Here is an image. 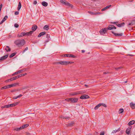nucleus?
<instances>
[{"label": "nucleus", "mask_w": 135, "mask_h": 135, "mask_svg": "<svg viewBox=\"0 0 135 135\" xmlns=\"http://www.w3.org/2000/svg\"><path fill=\"white\" fill-rule=\"evenodd\" d=\"M8 88L7 85H6V86H4L3 87H2L1 88V90H3V89H7Z\"/></svg>", "instance_id": "nucleus-38"}, {"label": "nucleus", "mask_w": 135, "mask_h": 135, "mask_svg": "<svg viewBox=\"0 0 135 135\" xmlns=\"http://www.w3.org/2000/svg\"><path fill=\"white\" fill-rule=\"evenodd\" d=\"M65 100L68 101H70L73 103H75L78 101V99L76 98H71L65 99Z\"/></svg>", "instance_id": "nucleus-4"}, {"label": "nucleus", "mask_w": 135, "mask_h": 135, "mask_svg": "<svg viewBox=\"0 0 135 135\" xmlns=\"http://www.w3.org/2000/svg\"><path fill=\"white\" fill-rule=\"evenodd\" d=\"M100 106V104H99L97 105L94 108V109L95 110H96Z\"/></svg>", "instance_id": "nucleus-30"}, {"label": "nucleus", "mask_w": 135, "mask_h": 135, "mask_svg": "<svg viewBox=\"0 0 135 135\" xmlns=\"http://www.w3.org/2000/svg\"><path fill=\"white\" fill-rule=\"evenodd\" d=\"M84 93V92H83L81 91H76L71 93L70 94V95L72 96H74L76 95L83 93Z\"/></svg>", "instance_id": "nucleus-5"}, {"label": "nucleus", "mask_w": 135, "mask_h": 135, "mask_svg": "<svg viewBox=\"0 0 135 135\" xmlns=\"http://www.w3.org/2000/svg\"><path fill=\"white\" fill-rule=\"evenodd\" d=\"M64 117H64V116H60V117L61 118H62V119H64Z\"/></svg>", "instance_id": "nucleus-56"}, {"label": "nucleus", "mask_w": 135, "mask_h": 135, "mask_svg": "<svg viewBox=\"0 0 135 135\" xmlns=\"http://www.w3.org/2000/svg\"><path fill=\"white\" fill-rule=\"evenodd\" d=\"M65 4L66 6H69L70 7H73V6L72 5H71V4L67 2H66Z\"/></svg>", "instance_id": "nucleus-24"}, {"label": "nucleus", "mask_w": 135, "mask_h": 135, "mask_svg": "<svg viewBox=\"0 0 135 135\" xmlns=\"http://www.w3.org/2000/svg\"><path fill=\"white\" fill-rule=\"evenodd\" d=\"M89 98V96L86 95H82L80 97V98L82 99H85Z\"/></svg>", "instance_id": "nucleus-10"}, {"label": "nucleus", "mask_w": 135, "mask_h": 135, "mask_svg": "<svg viewBox=\"0 0 135 135\" xmlns=\"http://www.w3.org/2000/svg\"><path fill=\"white\" fill-rule=\"evenodd\" d=\"M113 23L116 24L119 27H121L123 26L124 25V22H122L120 23H118L117 22H115L112 23Z\"/></svg>", "instance_id": "nucleus-6"}, {"label": "nucleus", "mask_w": 135, "mask_h": 135, "mask_svg": "<svg viewBox=\"0 0 135 135\" xmlns=\"http://www.w3.org/2000/svg\"><path fill=\"white\" fill-rule=\"evenodd\" d=\"M124 111V110L123 109L120 108V109L119 111V114L122 113Z\"/></svg>", "instance_id": "nucleus-34"}, {"label": "nucleus", "mask_w": 135, "mask_h": 135, "mask_svg": "<svg viewBox=\"0 0 135 135\" xmlns=\"http://www.w3.org/2000/svg\"><path fill=\"white\" fill-rule=\"evenodd\" d=\"M74 63L72 61H60L54 63L55 64L58 65L59 64L62 65H67L69 64H71Z\"/></svg>", "instance_id": "nucleus-2"}, {"label": "nucleus", "mask_w": 135, "mask_h": 135, "mask_svg": "<svg viewBox=\"0 0 135 135\" xmlns=\"http://www.w3.org/2000/svg\"><path fill=\"white\" fill-rule=\"evenodd\" d=\"M70 118V117H69L67 116H65V117H64V119H69Z\"/></svg>", "instance_id": "nucleus-45"}, {"label": "nucleus", "mask_w": 135, "mask_h": 135, "mask_svg": "<svg viewBox=\"0 0 135 135\" xmlns=\"http://www.w3.org/2000/svg\"><path fill=\"white\" fill-rule=\"evenodd\" d=\"M14 26L16 28H17L18 27L19 25L17 23H15L14 24Z\"/></svg>", "instance_id": "nucleus-46"}, {"label": "nucleus", "mask_w": 135, "mask_h": 135, "mask_svg": "<svg viewBox=\"0 0 135 135\" xmlns=\"http://www.w3.org/2000/svg\"><path fill=\"white\" fill-rule=\"evenodd\" d=\"M22 74H20L19 75H18L17 76H16V77H17V79H18V78H20L22 76H23L22 75Z\"/></svg>", "instance_id": "nucleus-41"}, {"label": "nucleus", "mask_w": 135, "mask_h": 135, "mask_svg": "<svg viewBox=\"0 0 135 135\" xmlns=\"http://www.w3.org/2000/svg\"><path fill=\"white\" fill-rule=\"evenodd\" d=\"M17 79L16 76L14 77H13L11 78L10 79H7L5 81V82H9L12 81L16 80Z\"/></svg>", "instance_id": "nucleus-11"}, {"label": "nucleus", "mask_w": 135, "mask_h": 135, "mask_svg": "<svg viewBox=\"0 0 135 135\" xmlns=\"http://www.w3.org/2000/svg\"><path fill=\"white\" fill-rule=\"evenodd\" d=\"M37 28V26L36 25H33L32 28V31H33H33H35Z\"/></svg>", "instance_id": "nucleus-16"}, {"label": "nucleus", "mask_w": 135, "mask_h": 135, "mask_svg": "<svg viewBox=\"0 0 135 135\" xmlns=\"http://www.w3.org/2000/svg\"><path fill=\"white\" fill-rule=\"evenodd\" d=\"M46 33L45 32H42L40 33L38 35V37H40L42 36H43Z\"/></svg>", "instance_id": "nucleus-23"}, {"label": "nucleus", "mask_w": 135, "mask_h": 135, "mask_svg": "<svg viewBox=\"0 0 135 135\" xmlns=\"http://www.w3.org/2000/svg\"><path fill=\"white\" fill-rule=\"evenodd\" d=\"M30 134V133H27V135H29Z\"/></svg>", "instance_id": "nucleus-61"}, {"label": "nucleus", "mask_w": 135, "mask_h": 135, "mask_svg": "<svg viewBox=\"0 0 135 135\" xmlns=\"http://www.w3.org/2000/svg\"><path fill=\"white\" fill-rule=\"evenodd\" d=\"M29 125L28 124H25L23 125L21 127L22 129L25 128L27 127Z\"/></svg>", "instance_id": "nucleus-20"}, {"label": "nucleus", "mask_w": 135, "mask_h": 135, "mask_svg": "<svg viewBox=\"0 0 135 135\" xmlns=\"http://www.w3.org/2000/svg\"><path fill=\"white\" fill-rule=\"evenodd\" d=\"M128 55L129 56H133L132 55H131V54H129V55Z\"/></svg>", "instance_id": "nucleus-60"}, {"label": "nucleus", "mask_w": 135, "mask_h": 135, "mask_svg": "<svg viewBox=\"0 0 135 135\" xmlns=\"http://www.w3.org/2000/svg\"><path fill=\"white\" fill-rule=\"evenodd\" d=\"M62 56L71 57L74 58L76 57V56L72 54H65L62 55Z\"/></svg>", "instance_id": "nucleus-8"}, {"label": "nucleus", "mask_w": 135, "mask_h": 135, "mask_svg": "<svg viewBox=\"0 0 135 135\" xmlns=\"http://www.w3.org/2000/svg\"><path fill=\"white\" fill-rule=\"evenodd\" d=\"M7 85L8 88H10L12 87H13L12 84H10V85Z\"/></svg>", "instance_id": "nucleus-43"}, {"label": "nucleus", "mask_w": 135, "mask_h": 135, "mask_svg": "<svg viewBox=\"0 0 135 135\" xmlns=\"http://www.w3.org/2000/svg\"><path fill=\"white\" fill-rule=\"evenodd\" d=\"M22 94H20L19 95L17 96V98H19L20 97H22Z\"/></svg>", "instance_id": "nucleus-51"}, {"label": "nucleus", "mask_w": 135, "mask_h": 135, "mask_svg": "<svg viewBox=\"0 0 135 135\" xmlns=\"http://www.w3.org/2000/svg\"><path fill=\"white\" fill-rule=\"evenodd\" d=\"M122 68V67H119L118 68H115V69L116 70H117L118 69H121V68Z\"/></svg>", "instance_id": "nucleus-49"}, {"label": "nucleus", "mask_w": 135, "mask_h": 135, "mask_svg": "<svg viewBox=\"0 0 135 135\" xmlns=\"http://www.w3.org/2000/svg\"><path fill=\"white\" fill-rule=\"evenodd\" d=\"M116 27H115L113 25H110L107 28V30H111L113 29V28H114V29H116Z\"/></svg>", "instance_id": "nucleus-13"}, {"label": "nucleus", "mask_w": 135, "mask_h": 135, "mask_svg": "<svg viewBox=\"0 0 135 135\" xmlns=\"http://www.w3.org/2000/svg\"><path fill=\"white\" fill-rule=\"evenodd\" d=\"M100 106H104V107H107L106 105L104 103H100Z\"/></svg>", "instance_id": "nucleus-44"}, {"label": "nucleus", "mask_w": 135, "mask_h": 135, "mask_svg": "<svg viewBox=\"0 0 135 135\" xmlns=\"http://www.w3.org/2000/svg\"><path fill=\"white\" fill-rule=\"evenodd\" d=\"M88 13L91 15H96L95 13L93 12H92L91 11H88Z\"/></svg>", "instance_id": "nucleus-39"}, {"label": "nucleus", "mask_w": 135, "mask_h": 135, "mask_svg": "<svg viewBox=\"0 0 135 135\" xmlns=\"http://www.w3.org/2000/svg\"><path fill=\"white\" fill-rule=\"evenodd\" d=\"M130 106L132 109H135V104L131 103H130Z\"/></svg>", "instance_id": "nucleus-19"}, {"label": "nucleus", "mask_w": 135, "mask_h": 135, "mask_svg": "<svg viewBox=\"0 0 135 135\" xmlns=\"http://www.w3.org/2000/svg\"><path fill=\"white\" fill-rule=\"evenodd\" d=\"M74 123L73 121H71V122H70L69 123V125L70 126H73L74 125Z\"/></svg>", "instance_id": "nucleus-29"}, {"label": "nucleus", "mask_w": 135, "mask_h": 135, "mask_svg": "<svg viewBox=\"0 0 135 135\" xmlns=\"http://www.w3.org/2000/svg\"><path fill=\"white\" fill-rule=\"evenodd\" d=\"M28 49V48L27 47H26L25 49L23 51V52H22V53H24L25 51L27 50Z\"/></svg>", "instance_id": "nucleus-47"}, {"label": "nucleus", "mask_w": 135, "mask_h": 135, "mask_svg": "<svg viewBox=\"0 0 135 135\" xmlns=\"http://www.w3.org/2000/svg\"><path fill=\"white\" fill-rule=\"evenodd\" d=\"M85 86H87V85H85Z\"/></svg>", "instance_id": "nucleus-63"}, {"label": "nucleus", "mask_w": 135, "mask_h": 135, "mask_svg": "<svg viewBox=\"0 0 135 135\" xmlns=\"http://www.w3.org/2000/svg\"><path fill=\"white\" fill-rule=\"evenodd\" d=\"M96 15L98 14H100V12H98L95 13Z\"/></svg>", "instance_id": "nucleus-54"}, {"label": "nucleus", "mask_w": 135, "mask_h": 135, "mask_svg": "<svg viewBox=\"0 0 135 135\" xmlns=\"http://www.w3.org/2000/svg\"><path fill=\"white\" fill-rule=\"evenodd\" d=\"M127 81H125V83H127Z\"/></svg>", "instance_id": "nucleus-64"}, {"label": "nucleus", "mask_w": 135, "mask_h": 135, "mask_svg": "<svg viewBox=\"0 0 135 135\" xmlns=\"http://www.w3.org/2000/svg\"><path fill=\"white\" fill-rule=\"evenodd\" d=\"M133 22H133L134 23V25H135V20H133Z\"/></svg>", "instance_id": "nucleus-59"}, {"label": "nucleus", "mask_w": 135, "mask_h": 135, "mask_svg": "<svg viewBox=\"0 0 135 135\" xmlns=\"http://www.w3.org/2000/svg\"><path fill=\"white\" fill-rule=\"evenodd\" d=\"M14 43L18 47L23 46L25 43V41L24 39H18L16 40Z\"/></svg>", "instance_id": "nucleus-1"}, {"label": "nucleus", "mask_w": 135, "mask_h": 135, "mask_svg": "<svg viewBox=\"0 0 135 135\" xmlns=\"http://www.w3.org/2000/svg\"><path fill=\"white\" fill-rule=\"evenodd\" d=\"M16 53L14 52L12 54H11L9 56V57L10 58H12L13 56H14L16 54Z\"/></svg>", "instance_id": "nucleus-36"}, {"label": "nucleus", "mask_w": 135, "mask_h": 135, "mask_svg": "<svg viewBox=\"0 0 135 135\" xmlns=\"http://www.w3.org/2000/svg\"><path fill=\"white\" fill-rule=\"evenodd\" d=\"M5 50L7 52L10 51H11L10 48L8 46H6V48L5 49Z\"/></svg>", "instance_id": "nucleus-27"}, {"label": "nucleus", "mask_w": 135, "mask_h": 135, "mask_svg": "<svg viewBox=\"0 0 135 135\" xmlns=\"http://www.w3.org/2000/svg\"><path fill=\"white\" fill-rule=\"evenodd\" d=\"M85 52V51L84 50H81V52L83 53H84Z\"/></svg>", "instance_id": "nucleus-58"}, {"label": "nucleus", "mask_w": 135, "mask_h": 135, "mask_svg": "<svg viewBox=\"0 0 135 135\" xmlns=\"http://www.w3.org/2000/svg\"><path fill=\"white\" fill-rule=\"evenodd\" d=\"M98 134V132H95L94 134V135H97Z\"/></svg>", "instance_id": "nucleus-52"}, {"label": "nucleus", "mask_w": 135, "mask_h": 135, "mask_svg": "<svg viewBox=\"0 0 135 135\" xmlns=\"http://www.w3.org/2000/svg\"><path fill=\"white\" fill-rule=\"evenodd\" d=\"M44 29L47 30H48L49 29V26L47 25H45L44 27Z\"/></svg>", "instance_id": "nucleus-28"}, {"label": "nucleus", "mask_w": 135, "mask_h": 135, "mask_svg": "<svg viewBox=\"0 0 135 135\" xmlns=\"http://www.w3.org/2000/svg\"><path fill=\"white\" fill-rule=\"evenodd\" d=\"M23 71L24 70L22 69L18 71H17L15 73H13L12 74V76H15L16 75L18 74L21 73H22Z\"/></svg>", "instance_id": "nucleus-9"}, {"label": "nucleus", "mask_w": 135, "mask_h": 135, "mask_svg": "<svg viewBox=\"0 0 135 135\" xmlns=\"http://www.w3.org/2000/svg\"><path fill=\"white\" fill-rule=\"evenodd\" d=\"M112 33H113L114 35L116 36H122V33H114L113 31H112Z\"/></svg>", "instance_id": "nucleus-14"}, {"label": "nucleus", "mask_w": 135, "mask_h": 135, "mask_svg": "<svg viewBox=\"0 0 135 135\" xmlns=\"http://www.w3.org/2000/svg\"><path fill=\"white\" fill-rule=\"evenodd\" d=\"M33 33V31H30L29 32H22L21 33L17 35V37H22L25 35L26 36H30V35Z\"/></svg>", "instance_id": "nucleus-3"}, {"label": "nucleus", "mask_w": 135, "mask_h": 135, "mask_svg": "<svg viewBox=\"0 0 135 135\" xmlns=\"http://www.w3.org/2000/svg\"><path fill=\"white\" fill-rule=\"evenodd\" d=\"M21 4L20 2H19L18 3V7L17 8V10L19 11L20 9L21 8Z\"/></svg>", "instance_id": "nucleus-26"}, {"label": "nucleus", "mask_w": 135, "mask_h": 135, "mask_svg": "<svg viewBox=\"0 0 135 135\" xmlns=\"http://www.w3.org/2000/svg\"><path fill=\"white\" fill-rule=\"evenodd\" d=\"M104 74H107V73L105 72H104V73H103Z\"/></svg>", "instance_id": "nucleus-62"}, {"label": "nucleus", "mask_w": 135, "mask_h": 135, "mask_svg": "<svg viewBox=\"0 0 135 135\" xmlns=\"http://www.w3.org/2000/svg\"><path fill=\"white\" fill-rule=\"evenodd\" d=\"M135 121L134 120H132L130 121L128 123L129 126L132 125L135 123Z\"/></svg>", "instance_id": "nucleus-22"}, {"label": "nucleus", "mask_w": 135, "mask_h": 135, "mask_svg": "<svg viewBox=\"0 0 135 135\" xmlns=\"http://www.w3.org/2000/svg\"><path fill=\"white\" fill-rule=\"evenodd\" d=\"M107 30V28H105L100 30L99 32L101 34L103 35L106 33Z\"/></svg>", "instance_id": "nucleus-7"}, {"label": "nucleus", "mask_w": 135, "mask_h": 135, "mask_svg": "<svg viewBox=\"0 0 135 135\" xmlns=\"http://www.w3.org/2000/svg\"><path fill=\"white\" fill-rule=\"evenodd\" d=\"M18 104V102L15 103L10 104V107H13L17 105Z\"/></svg>", "instance_id": "nucleus-18"}, {"label": "nucleus", "mask_w": 135, "mask_h": 135, "mask_svg": "<svg viewBox=\"0 0 135 135\" xmlns=\"http://www.w3.org/2000/svg\"><path fill=\"white\" fill-rule=\"evenodd\" d=\"M37 3V2L36 1H35L34 2H33V4H36Z\"/></svg>", "instance_id": "nucleus-53"}, {"label": "nucleus", "mask_w": 135, "mask_h": 135, "mask_svg": "<svg viewBox=\"0 0 135 135\" xmlns=\"http://www.w3.org/2000/svg\"><path fill=\"white\" fill-rule=\"evenodd\" d=\"M19 14V12L18 11H16L15 12V15H17Z\"/></svg>", "instance_id": "nucleus-50"}, {"label": "nucleus", "mask_w": 135, "mask_h": 135, "mask_svg": "<svg viewBox=\"0 0 135 135\" xmlns=\"http://www.w3.org/2000/svg\"><path fill=\"white\" fill-rule=\"evenodd\" d=\"M14 130L16 131H19L21 129H22L21 127H20L19 128L17 127L15 128L14 129Z\"/></svg>", "instance_id": "nucleus-37"}, {"label": "nucleus", "mask_w": 135, "mask_h": 135, "mask_svg": "<svg viewBox=\"0 0 135 135\" xmlns=\"http://www.w3.org/2000/svg\"><path fill=\"white\" fill-rule=\"evenodd\" d=\"M120 128H119L117 130H113L112 131V133H116V132H118V131H120Z\"/></svg>", "instance_id": "nucleus-32"}, {"label": "nucleus", "mask_w": 135, "mask_h": 135, "mask_svg": "<svg viewBox=\"0 0 135 135\" xmlns=\"http://www.w3.org/2000/svg\"><path fill=\"white\" fill-rule=\"evenodd\" d=\"M66 2V1L65 0H61L60 1V2L61 3L64 4H65Z\"/></svg>", "instance_id": "nucleus-40"}, {"label": "nucleus", "mask_w": 135, "mask_h": 135, "mask_svg": "<svg viewBox=\"0 0 135 135\" xmlns=\"http://www.w3.org/2000/svg\"><path fill=\"white\" fill-rule=\"evenodd\" d=\"M8 17L7 16H6L3 18L2 21L0 22V24H2L5 21H6L7 18Z\"/></svg>", "instance_id": "nucleus-17"}, {"label": "nucleus", "mask_w": 135, "mask_h": 135, "mask_svg": "<svg viewBox=\"0 0 135 135\" xmlns=\"http://www.w3.org/2000/svg\"><path fill=\"white\" fill-rule=\"evenodd\" d=\"M46 37L48 39V40L46 41V42H48L49 41V40H50L49 38H50V35L49 34H47L46 36Z\"/></svg>", "instance_id": "nucleus-31"}, {"label": "nucleus", "mask_w": 135, "mask_h": 135, "mask_svg": "<svg viewBox=\"0 0 135 135\" xmlns=\"http://www.w3.org/2000/svg\"><path fill=\"white\" fill-rule=\"evenodd\" d=\"M13 86H15L17 85H18V83H15L12 84Z\"/></svg>", "instance_id": "nucleus-42"}, {"label": "nucleus", "mask_w": 135, "mask_h": 135, "mask_svg": "<svg viewBox=\"0 0 135 135\" xmlns=\"http://www.w3.org/2000/svg\"><path fill=\"white\" fill-rule=\"evenodd\" d=\"M104 131H102L100 132V135H104Z\"/></svg>", "instance_id": "nucleus-48"}, {"label": "nucleus", "mask_w": 135, "mask_h": 135, "mask_svg": "<svg viewBox=\"0 0 135 135\" xmlns=\"http://www.w3.org/2000/svg\"><path fill=\"white\" fill-rule=\"evenodd\" d=\"M3 108H8L10 107V104H8L5 105L3 107Z\"/></svg>", "instance_id": "nucleus-35"}, {"label": "nucleus", "mask_w": 135, "mask_h": 135, "mask_svg": "<svg viewBox=\"0 0 135 135\" xmlns=\"http://www.w3.org/2000/svg\"><path fill=\"white\" fill-rule=\"evenodd\" d=\"M17 98H17V96H16V97H14L13 98V99H16Z\"/></svg>", "instance_id": "nucleus-55"}, {"label": "nucleus", "mask_w": 135, "mask_h": 135, "mask_svg": "<svg viewBox=\"0 0 135 135\" xmlns=\"http://www.w3.org/2000/svg\"><path fill=\"white\" fill-rule=\"evenodd\" d=\"M41 4L42 6L45 7H46L48 5L47 3L45 1L42 2Z\"/></svg>", "instance_id": "nucleus-21"}, {"label": "nucleus", "mask_w": 135, "mask_h": 135, "mask_svg": "<svg viewBox=\"0 0 135 135\" xmlns=\"http://www.w3.org/2000/svg\"><path fill=\"white\" fill-rule=\"evenodd\" d=\"M22 74V75L23 76H25V75H27V73H25V74Z\"/></svg>", "instance_id": "nucleus-57"}, {"label": "nucleus", "mask_w": 135, "mask_h": 135, "mask_svg": "<svg viewBox=\"0 0 135 135\" xmlns=\"http://www.w3.org/2000/svg\"><path fill=\"white\" fill-rule=\"evenodd\" d=\"M134 22H133V21H132L131 22V23H128V26H133V25H134Z\"/></svg>", "instance_id": "nucleus-33"}, {"label": "nucleus", "mask_w": 135, "mask_h": 135, "mask_svg": "<svg viewBox=\"0 0 135 135\" xmlns=\"http://www.w3.org/2000/svg\"><path fill=\"white\" fill-rule=\"evenodd\" d=\"M132 126L128 128L126 131V133L127 134H129L130 133V131H131L132 128Z\"/></svg>", "instance_id": "nucleus-15"}, {"label": "nucleus", "mask_w": 135, "mask_h": 135, "mask_svg": "<svg viewBox=\"0 0 135 135\" xmlns=\"http://www.w3.org/2000/svg\"><path fill=\"white\" fill-rule=\"evenodd\" d=\"M8 55L7 54L5 56L0 57V61L6 59L8 57Z\"/></svg>", "instance_id": "nucleus-12"}, {"label": "nucleus", "mask_w": 135, "mask_h": 135, "mask_svg": "<svg viewBox=\"0 0 135 135\" xmlns=\"http://www.w3.org/2000/svg\"><path fill=\"white\" fill-rule=\"evenodd\" d=\"M111 6V5H109V6H107L106 7H105L104 8L102 9V11H104L106 9H107L109 7H110Z\"/></svg>", "instance_id": "nucleus-25"}]
</instances>
